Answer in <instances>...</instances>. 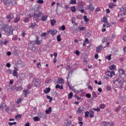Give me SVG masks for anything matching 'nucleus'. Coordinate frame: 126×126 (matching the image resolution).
I'll return each instance as SVG.
<instances>
[{
	"mask_svg": "<svg viewBox=\"0 0 126 126\" xmlns=\"http://www.w3.org/2000/svg\"><path fill=\"white\" fill-rule=\"evenodd\" d=\"M113 83L115 85L118 87V88H124V86L126 85L125 90H126V81H125L124 78L120 80V78L118 76L117 77V79L113 80Z\"/></svg>",
	"mask_w": 126,
	"mask_h": 126,
	"instance_id": "1",
	"label": "nucleus"
},
{
	"mask_svg": "<svg viewBox=\"0 0 126 126\" xmlns=\"http://www.w3.org/2000/svg\"><path fill=\"white\" fill-rule=\"evenodd\" d=\"M4 32L7 34V36H10L13 33V28L12 27L10 26L9 28H5L4 29Z\"/></svg>",
	"mask_w": 126,
	"mask_h": 126,
	"instance_id": "2",
	"label": "nucleus"
},
{
	"mask_svg": "<svg viewBox=\"0 0 126 126\" xmlns=\"http://www.w3.org/2000/svg\"><path fill=\"white\" fill-rule=\"evenodd\" d=\"M42 14H43V12H39L38 11H37L35 12H34L33 15L34 20H35L36 21H38L39 20L38 18H39V17H40V16L42 15Z\"/></svg>",
	"mask_w": 126,
	"mask_h": 126,
	"instance_id": "3",
	"label": "nucleus"
},
{
	"mask_svg": "<svg viewBox=\"0 0 126 126\" xmlns=\"http://www.w3.org/2000/svg\"><path fill=\"white\" fill-rule=\"evenodd\" d=\"M119 74H118L116 76L115 79H117V77L118 76L119 78H120V80H122L123 78H122V75L125 74V70L123 69H119Z\"/></svg>",
	"mask_w": 126,
	"mask_h": 126,
	"instance_id": "4",
	"label": "nucleus"
},
{
	"mask_svg": "<svg viewBox=\"0 0 126 126\" xmlns=\"http://www.w3.org/2000/svg\"><path fill=\"white\" fill-rule=\"evenodd\" d=\"M32 86L39 87L40 86V80L38 79H34L32 82Z\"/></svg>",
	"mask_w": 126,
	"mask_h": 126,
	"instance_id": "5",
	"label": "nucleus"
},
{
	"mask_svg": "<svg viewBox=\"0 0 126 126\" xmlns=\"http://www.w3.org/2000/svg\"><path fill=\"white\" fill-rule=\"evenodd\" d=\"M33 43L34 42L33 41H30L29 43V46L32 50L33 51H35V50H36V47H35V45H34V44H33Z\"/></svg>",
	"mask_w": 126,
	"mask_h": 126,
	"instance_id": "6",
	"label": "nucleus"
},
{
	"mask_svg": "<svg viewBox=\"0 0 126 126\" xmlns=\"http://www.w3.org/2000/svg\"><path fill=\"white\" fill-rule=\"evenodd\" d=\"M57 33H58V31L56 30H54L53 31L49 30L47 31V34L48 35H50V34H51V35H52V36H55V35L57 34Z\"/></svg>",
	"mask_w": 126,
	"mask_h": 126,
	"instance_id": "7",
	"label": "nucleus"
},
{
	"mask_svg": "<svg viewBox=\"0 0 126 126\" xmlns=\"http://www.w3.org/2000/svg\"><path fill=\"white\" fill-rule=\"evenodd\" d=\"M106 75L111 78L112 76H114V75H115V72L114 71L111 72L110 71H107L106 72Z\"/></svg>",
	"mask_w": 126,
	"mask_h": 126,
	"instance_id": "8",
	"label": "nucleus"
},
{
	"mask_svg": "<svg viewBox=\"0 0 126 126\" xmlns=\"http://www.w3.org/2000/svg\"><path fill=\"white\" fill-rule=\"evenodd\" d=\"M33 42L35 44V45H40L42 44V42L39 40V36H36V39L34 41H33Z\"/></svg>",
	"mask_w": 126,
	"mask_h": 126,
	"instance_id": "9",
	"label": "nucleus"
},
{
	"mask_svg": "<svg viewBox=\"0 0 126 126\" xmlns=\"http://www.w3.org/2000/svg\"><path fill=\"white\" fill-rule=\"evenodd\" d=\"M120 11L122 13V14H123V15H126V7H122L120 9Z\"/></svg>",
	"mask_w": 126,
	"mask_h": 126,
	"instance_id": "10",
	"label": "nucleus"
},
{
	"mask_svg": "<svg viewBox=\"0 0 126 126\" xmlns=\"http://www.w3.org/2000/svg\"><path fill=\"white\" fill-rule=\"evenodd\" d=\"M88 9H89L91 11H94V9H95V7L93 6L92 4H90L89 6H88Z\"/></svg>",
	"mask_w": 126,
	"mask_h": 126,
	"instance_id": "11",
	"label": "nucleus"
},
{
	"mask_svg": "<svg viewBox=\"0 0 126 126\" xmlns=\"http://www.w3.org/2000/svg\"><path fill=\"white\" fill-rule=\"evenodd\" d=\"M102 50H103V46H102V45H100L99 46L96 47V53H99L101 52Z\"/></svg>",
	"mask_w": 126,
	"mask_h": 126,
	"instance_id": "12",
	"label": "nucleus"
},
{
	"mask_svg": "<svg viewBox=\"0 0 126 126\" xmlns=\"http://www.w3.org/2000/svg\"><path fill=\"white\" fill-rule=\"evenodd\" d=\"M41 21H47L48 20V16L47 15H43L41 18Z\"/></svg>",
	"mask_w": 126,
	"mask_h": 126,
	"instance_id": "13",
	"label": "nucleus"
},
{
	"mask_svg": "<svg viewBox=\"0 0 126 126\" xmlns=\"http://www.w3.org/2000/svg\"><path fill=\"white\" fill-rule=\"evenodd\" d=\"M17 70H18V68L15 67V69L13 70V76H16L17 77Z\"/></svg>",
	"mask_w": 126,
	"mask_h": 126,
	"instance_id": "14",
	"label": "nucleus"
},
{
	"mask_svg": "<svg viewBox=\"0 0 126 126\" xmlns=\"http://www.w3.org/2000/svg\"><path fill=\"white\" fill-rule=\"evenodd\" d=\"M20 21V16L17 17L15 18L14 20V23H18Z\"/></svg>",
	"mask_w": 126,
	"mask_h": 126,
	"instance_id": "15",
	"label": "nucleus"
},
{
	"mask_svg": "<svg viewBox=\"0 0 126 126\" xmlns=\"http://www.w3.org/2000/svg\"><path fill=\"white\" fill-rule=\"evenodd\" d=\"M7 19H9L10 20H11L12 18H13V15L12 13H10L7 15L6 16Z\"/></svg>",
	"mask_w": 126,
	"mask_h": 126,
	"instance_id": "16",
	"label": "nucleus"
},
{
	"mask_svg": "<svg viewBox=\"0 0 126 126\" xmlns=\"http://www.w3.org/2000/svg\"><path fill=\"white\" fill-rule=\"evenodd\" d=\"M38 116L40 118H45V117H46L45 113L42 112H38Z\"/></svg>",
	"mask_w": 126,
	"mask_h": 126,
	"instance_id": "17",
	"label": "nucleus"
},
{
	"mask_svg": "<svg viewBox=\"0 0 126 126\" xmlns=\"http://www.w3.org/2000/svg\"><path fill=\"white\" fill-rule=\"evenodd\" d=\"M23 93H24V96L25 97H28V94H29V90H24L23 91Z\"/></svg>",
	"mask_w": 126,
	"mask_h": 126,
	"instance_id": "18",
	"label": "nucleus"
},
{
	"mask_svg": "<svg viewBox=\"0 0 126 126\" xmlns=\"http://www.w3.org/2000/svg\"><path fill=\"white\" fill-rule=\"evenodd\" d=\"M108 125H110V122L104 121L102 123L101 126H108Z\"/></svg>",
	"mask_w": 126,
	"mask_h": 126,
	"instance_id": "19",
	"label": "nucleus"
},
{
	"mask_svg": "<svg viewBox=\"0 0 126 126\" xmlns=\"http://www.w3.org/2000/svg\"><path fill=\"white\" fill-rule=\"evenodd\" d=\"M50 91H51V88H47L44 90V93H45V94H47V93H50Z\"/></svg>",
	"mask_w": 126,
	"mask_h": 126,
	"instance_id": "20",
	"label": "nucleus"
},
{
	"mask_svg": "<svg viewBox=\"0 0 126 126\" xmlns=\"http://www.w3.org/2000/svg\"><path fill=\"white\" fill-rule=\"evenodd\" d=\"M90 118H94V111H90L89 112Z\"/></svg>",
	"mask_w": 126,
	"mask_h": 126,
	"instance_id": "21",
	"label": "nucleus"
},
{
	"mask_svg": "<svg viewBox=\"0 0 126 126\" xmlns=\"http://www.w3.org/2000/svg\"><path fill=\"white\" fill-rule=\"evenodd\" d=\"M15 89L16 90V91H21L23 88H22V86L16 87Z\"/></svg>",
	"mask_w": 126,
	"mask_h": 126,
	"instance_id": "22",
	"label": "nucleus"
},
{
	"mask_svg": "<svg viewBox=\"0 0 126 126\" xmlns=\"http://www.w3.org/2000/svg\"><path fill=\"white\" fill-rule=\"evenodd\" d=\"M55 88L56 89H59V88H60V90H63V87L61 86L60 85H57Z\"/></svg>",
	"mask_w": 126,
	"mask_h": 126,
	"instance_id": "23",
	"label": "nucleus"
},
{
	"mask_svg": "<svg viewBox=\"0 0 126 126\" xmlns=\"http://www.w3.org/2000/svg\"><path fill=\"white\" fill-rule=\"evenodd\" d=\"M22 118V115L21 114H18L15 116V118L16 120H18L19 119H21Z\"/></svg>",
	"mask_w": 126,
	"mask_h": 126,
	"instance_id": "24",
	"label": "nucleus"
},
{
	"mask_svg": "<svg viewBox=\"0 0 126 126\" xmlns=\"http://www.w3.org/2000/svg\"><path fill=\"white\" fill-rule=\"evenodd\" d=\"M106 60H108V61H111L112 59V55L109 54L108 56L105 57Z\"/></svg>",
	"mask_w": 126,
	"mask_h": 126,
	"instance_id": "25",
	"label": "nucleus"
},
{
	"mask_svg": "<svg viewBox=\"0 0 126 126\" xmlns=\"http://www.w3.org/2000/svg\"><path fill=\"white\" fill-rule=\"evenodd\" d=\"M1 42L3 45H6L8 43V40L7 39H4V40H1Z\"/></svg>",
	"mask_w": 126,
	"mask_h": 126,
	"instance_id": "26",
	"label": "nucleus"
},
{
	"mask_svg": "<svg viewBox=\"0 0 126 126\" xmlns=\"http://www.w3.org/2000/svg\"><path fill=\"white\" fill-rule=\"evenodd\" d=\"M56 20L55 19H53L51 20V26H55V24H56Z\"/></svg>",
	"mask_w": 126,
	"mask_h": 126,
	"instance_id": "27",
	"label": "nucleus"
},
{
	"mask_svg": "<svg viewBox=\"0 0 126 126\" xmlns=\"http://www.w3.org/2000/svg\"><path fill=\"white\" fill-rule=\"evenodd\" d=\"M33 120L34 122H39V121H40V118H39V117H38L37 116L33 117Z\"/></svg>",
	"mask_w": 126,
	"mask_h": 126,
	"instance_id": "28",
	"label": "nucleus"
},
{
	"mask_svg": "<svg viewBox=\"0 0 126 126\" xmlns=\"http://www.w3.org/2000/svg\"><path fill=\"white\" fill-rule=\"evenodd\" d=\"M59 82L58 83H60V84H63V83H64V82L63 81V79L62 78H60V79H59Z\"/></svg>",
	"mask_w": 126,
	"mask_h": 126,
	"instance_id": "29",
	"label": "nucleus"
},
{
	"mask_svg": "<svg viewBox=\"0 0 126 126\" xmlns=\"http://www.w3.org/2000/svg\"><path fill=\"white\" fill-rule=\"evenodd\" d=\"M71 125V121L67 122L64 124V126H69Z\"/></svg>",
	"mask_w": 126,
	"mask_h": 126,
	"instance_id": "30",
	"label": "nucleus"
},
{
	"mask_svg": "<svg viewBox=\"0 0 126 126\" xmlns=\"http://www.w3.org/2000/svg\"><path fill=\"white\" fill-rule=\"evenodd\" d=\"M114 6H115V4L111 2L109 4V8H114Z\"/></svg>",
	"mask_w": 126,
	"mask_h": 126,
	"instance_id": "31",
	"label": "nucleus"
},
{
	"mask_svg": "<svg viewBox=\"0 0 126 126\" xmlns=\"http://www.w3.org/2000/svg\"><path fill=\"white\" fill-rule=\"evenodd\" d=\"M71 10L72 12H75L76 11V9H75V6H73V7H71Z\"/></svg>",
	"mask_w": 126,
	"mask_h": 126,
	"instance_id": "32",
	"label": "nucleus"
},
{
	"mask_svg": "<svg viewBox=\"0 0 126 126\" xmlns=\"http://www.w3.org/2000/svg\"><path fill=\"white\" fill-rule=\"evenodd\" d=\"M92 95L93 98H97V94H96V92H95L94 91L93 92Z\"/></svg>",
	"mask_w": 126,
	"mask_h": 126,
	"instance_id": "33",
	"label": "nucleus"
},
{
	"mask_svg": "<svg viewBox=\"0 0 126 126\" xmlns=\"http://www.w3.org/2000/svg\"><path fill=\"white\" fill-rule=\"evenodd\" d=\"M109 68L110 70H114L115 68H116V65H112L111 66H110Z\"/></svg>",
	"mask_w": 126,
	"mask_h": 126,
	"instance_id": "34",
	"label": "nucleus"
},
{
	"mask_svg": "<svg viewBox=\"0 0 126 126\" xmlns=\"http://www.w3.org/2000/svg\"><path fill=\"white\" fill-rule=\"evenodd\" d=\"M72 96H73V94L72 93H70L68 94V99H71L72 98Z\"/></svg>",
	"mask_w": 126,
	"mask_h": 126,
	"instance_id": "35",
	"label": "nucleus"
},
{
	"mask_svg": "<svg viewBox=\"0 0 126 126\" xmlns=\"http://www.w3.org/2000/svg\"><path fill=\"white\" fill-rule=\"evenodd\" d=\"M57 41L61 42L62 41V38L61 37V35H58L57 37Z\"/></svg>",
	"mask_w": 126,
	"mask_h": 126,
	"instance_id": "36",
	"label": "nucleus"
},
{
	"mask_svg": "<svg viewBox=\"0 0 126 126\" xmlns=\"http://www.w3.org/2000/svg\"><path fill=\"white\" fill-rule=\"evenodd\" d=\"M106 89L107 91H110L112 90V88L110 86H107L106 87Z\"/></svg>",
	"mask_w": 126,
	"mask_h": 126,
	"instance_id": "37",
	"label": "nucleus"
},
{
	"mask_svg": "<svg viewBox=\"0 0 126 126\" xmlns=\"http://www.w3.org/2000/svg\"><path fill=\"white\" fill-rule=\"evenodd\" d=\"M107 19L106 17H103L102 21H103V22L105 23V24L107 23V22H108V21H107Z\"/></svg>",
	"mask_w": 126,
	"mask_h": 126,
	"instance_id": "38",
	"label": "nucleus"
},
{
	"mask_svg": "<svg viewBox=\"0 0 126 126\" xmlns=\"http://www.w3.org/2000/svg\"><path fill=\"white\" fill-rule=\"evenodd\" d=\"M76 3V1L75 0H71L70 1V4H75Z\"/></svg>",
	"mask_w": 126,
	"mask_h": 126,
	"instance_id": "39",
	"label": "nucleus"
},
{
	"mask_svg": "<svg viewBox=\"0 0 126 126\" xmlns=\"http://www.w3.org/2000/svg\"><path fill=\"white\" fill-rule=\"evenodd\" d=\"M7 0H3V3L5 4V5H7V6H8L9 5V3H8Z\"/></svg>",
	"mask_w": 126,
	"mask_h": 126,
	"instance_id": "40",
	"label": "nucleus"
},
{
	"mask_svg": "<svg viewBox=\"0 0 126 126\" xmlns=\"http://www.w3.org/2000/svg\"><path fill=\"white\" fill-rule=\"evenodd\" d=\"M83 18H84L85 22H87L89 21V19L87 18V16H84L83 17Z\"/></svg>",
	"mask_w": 126,
	"mask_h": 126,
	"instance_id": "41",
	"label": "nucleus"
},
{
	"mask_svg": "<svg viewBox=\"0 0 126 126\" xmlns=\"http://www.w3.org/2000/svg\"><path fill=\"white\" fill-rule=\"evenodd\" d=\"M89 113L90 112L87 111L85 113V116L86 118H88L89 117Z\"/></svg>",
	"mask_w": 126,
	"mask_h": 126,
	"instance_id": "42",
	"label": "nucleus"
},
{
	"mask_svg": "<svg viewBox=\"0 0 126 126\" xmlns=\"http://www.w3.org/2000/svg\"><path fill=\"white\" fill-rule=\"evenodd\" d=\"M106 25V27L107 28H109V27H111L112 26V25H111V24L108 23V22L107 23H105Z\"/></svg>",
	"mask_w": 126,
	"mask_h": 126,
	"instance_id": "43",
	"label": "nucleus"
},
{
	"mask_svg": "<svg viewBox=\"0 0 126 126\" xmlns=\"http://www.w3.org/2000/svg\"><path fill=\"white\" fill-rule=\"evenodd\" d=\"M4 106H5L4 103H1V104H0V109H3V108H4Z\"/></svg>",
	"mask_w": 126,
	"mask_h": 126,
	"instance_id": "44",
	"label": "nucleus"
},
{
	"mask_svg": "<svg viewBox=\"0 0 126 126\" xmlns=\"http://www.w3.org/2000/svg\"><path fill=\"white\" fill-rule=\"evenodd\" d=\"M36 26V23H32L31 25V28H32L33 29V28H34Z\"/></svg>",
	"mask_w": 126,
	"mask_h": 126,
	"instance_id": "45",
	"label": "nucleus"
},
{
	"mask_svg": "<svg viewBox=\"0 0 126 126\" xmlns=\"http://www.w3.org/2000/svg\"><path fill=\"white\" fill-rule=\"evenodd\" d=\"M84 30H86L85 27H82L79 28V31H84Z\"/></svg>",
	"mask_w": 126,
	"mask_h": 126,
	"instance_id": "46",
	"label": "nucleus"
},
{
	"mask_svg": "<svg viewBox=\"0 0 126 126\" xmlns=\"http://www.w3.org/2000/svg\"><path fill=\"white\" fill-rule=\"evenodd\" d=\"M105 107H106V105H105V104H102L99 105L100 109H104Z\"/></svg>",
	"mask_w": 126,
	"mask_h": 126,
	"instance_id": "47",
	"label": "nucleus"
},
{
	"mask_svg": "<svg viewBox=\"0 0 126 126\" xmlns=\"http://www.w3.org/2000/svg\"><path fill=\"white\" fill-rule=\"evenodd\" d=\"M16 124H17V123L16 122H13V123H10V122H9L8 123V125L10 126H13V125H16Z\"/></svg>",
	"mask_w": 126,
	"mask_h": 126,
	"instance_id": "48",
	"label": "nucleus"
},
{
	"mask_svg": "<svg viewBox=\"0 0 126 126\" xmlns=\"http://www.w3.org/2000/svg\"><path fill=\"white\" fill-rule=\"evenodd\" d=\"M37 3H44V0H38L36 1Z\"/></svg>",
	"mask_w": 126,
	"mask_h": 126,
	"instance_id": "49",
	"label": "nucleus"
},
{
	"mask_svg": "<svg viewBox=\"0 0 126 126\" xmlns=\"http://www.w3.org/2000/svg\"><path fill=\"white\" fill-rule=\"evenodd\" d=\"M46 98H47V99H49V101L50 102H52L53 98H52V97H51V96H50L49 95H47Z\"/></svg>",
	"mask_w": 126,
	"mask_h": 126,
	"instance_id": "50",
	"label": "nucleus"
},
{
	"mask_svg": "<svg viewBox=\"0 0 126 126\" xmlns=\"http://www.w3.org/2000/svg\"><path fill=\"white\" fill-rule=\"evenodd\" d=\"M86 97H87V98H91V94H90L89 93H87L86 94Z\"/></svg>",
	"mask_w": 126,
	"mask_h": 126,
	"instance_id": "51",
	"label": "nucleus"
},
{
	"mask_svg": "<svg viewBox=\"0 0 126 126\" xmlns=\"http://www.w3.org/2000/svg\"><path fill=\"white\" fill-rule=\"evenodd\" d=\"M121 98L122 100H124V101H125V100H126V95L124 94L121 97Z\"/></svg>",
	"mask_w": 126,
	"mask_h": 126,
	"instance_id": "52",
	"label": "nucleus"
},
{
	"mask_svg": "<svg viewBox=\"0 0 126 126\" xmlns=\"http://www.w3.org/2000/svg\"><path fill=\"white\" fill-rule=\"evenodd\" d=\"M66 69L67 70H69L70 69H71V67L70 66V65H67Z\"/></svg>",
	"mask_w": 126,
	"mask_h": 126,
	"instance_id": "53",
	"label": "nucleus"
},
{
	"mask_svg": "<svg viewBox=\"0 0 126 126\" xmlns=\"http://www.w3.org/2000/svg\"><path fill=\"white\" fill-rule=\"evenodd\" d=\"M61 29L63 31H64L65 30V26L63 25L61 27Z\"/></svg>",
	"mask_w": 126,
	"mask_h": 126,
	"instance_id": "54",
	"label": "nucleus"
},
{
	"mask_svg": "<svg viewBox=\"0 0 126 126\" xmlns=\"http://www.w3.org/2000/svg\"><path fill=\"white\" fill-rule=\"evenodd\" d=\"M7 73H8L9 74H11V73H12V70L8 69L7 70Z\"/></svg>",
	"mask_w": 126,
	"mask_h": 126,
	"instance_id": "55",
	"label": "nucleus"
},
{
	"mask_svg": "<svg viewBox=\"0 0 126 126\" xmlns=\"http://www.w3.org/2000/svg\"><path fill=\"white\" fill-rule=\"evenodd\" d=\"M75 17H73L71 19V22L72 24L75 23Z\"/></svg>",
	"mask_w": 126,
	"mask_h": 126,
	"instance_id": "56",
	"label": "nucleus"
},
{
	"mask_svg": "<svg viewBox=\"0 0 126 126\" xmlns=\"http://www.w3.org/2000/svg\"><path fill=\"white\" fill-rule=\"evenodd\" d=\"M75 53L76 54V56H79V54H80V52H79V51H78V50H76L75 52Z\"/></svg>",
	"mask_w": 126,
	"mask_h": 126,
	"instance_id": "57",
	"label": "nucleus"
},
{
	"mask_svg": "<svg viewBox=\"0 0 126 126\" xmlns=\"http://www.w3.org/2000/svg\"><path fill=\"white\" fill-rule=\"evenodd\" d=\"M21 102V98H19L16 101L17 104H19Z\"/></svg>",
	"mask_w": 126,
	"mask_h": 126,
	"instance_id": "58",
	"label": "nucleus"
},
{
	"mask_svg": "<svg viewBox=\"0 0 126 126\" xmlns=\"http://www.w3.org/2000/svg\"><path fill=\"white\" fill-rule=\"evenodd\" d=\"M6 66H7V67H10V66H11V65L10 64V63H7L6 64Z\"/></svg>",
	"mask_w": 126,
	"mask_h": 126,
	"instance_id": "59",
	"label": "nucleus"
},
{
	"mask_svg": "<svg viewBox=\"0 0 126 126\" xmlns=\"http://www.w3.org/2000/svg\"><path fill=\"white\" fill-rule=\"evenodd\" d=\"M78 120L79 122H82V117H79Z\"/></svg>",
	"mask_w": 126,
	"mask_h": 126,
	"instance_id": "60",
	"label": "nucleus"
},
{
	"mask_svg": "<svg viewBox=\"0 0 126 126\" xmlns=\"http://www.w3.org/2000/svg\"><path fill=\"white\" fill-rule=\"evenodd\" d=\"M29 21V18H25L24 19V22H28Z\"/></svg>",
	"mask_w": 126,
	"mask_h": 126,
	"instance_id": "61",
	"label": "nucleus"
},
{
	"mask_svg": "<svg viewBox=\"0 0 126 126\" xmlns=\"http://www.w3.org/2000/svg\"><path fill=\"white\" fill-rule=\"evenodd\" d=\"M103 42H108V39H107V38L104 37L103 40H102Z\"/></svg>",
	"mask_w": 126,
	"mask_h": 126,
	"instance_id": "62",
	"label": "nucleus"
},
{
	"mask_svg": "<svg viewBox=\"0 0 126 126\" xmlns=\"http://www.w3.org/2000/svg\"><path fill=\"white\" fill-rule=\"evenodd\" d=\"M47 35V33L46 32H43L42 34H41V37H44L45 36H46Z\"/></svg>",
	"mask_w": 126,
	"mask_h": 126,
	"instance_id": "63",
	"label": "nucleus"
},
{
	"mask_svg": "<svg viewBox=\"0 0 126 126\" xmlns=\"http://www.w3.org/2000/svg\"><path fill=\"white\" fill-rule=\"evenodd\" d=\"M123 40H124V41H126V35L123 36Z\"/></svg>",
	"mask_w": 126,
	"mask_h": 126,
	"instance_id": "64",
	"label": "nucleus"
}]
</instances>
